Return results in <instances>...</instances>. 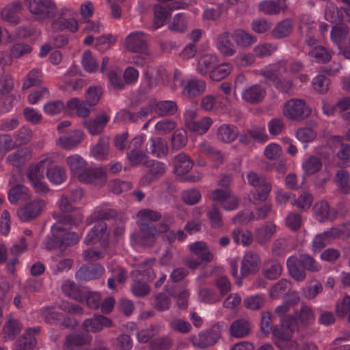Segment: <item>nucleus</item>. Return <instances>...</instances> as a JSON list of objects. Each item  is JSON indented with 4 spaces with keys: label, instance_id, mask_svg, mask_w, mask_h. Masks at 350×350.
I'll return each instance as SVG.
<instances>
[{
    "label": "nucleus",
    "instance_id": "5701e85b",
    "mask_svg": "<svg viewBox=\"0 0 350 350\" xmlns=\"http://www.w3.org/2000/svg\"><path fill=\"white\" fill-rule=\"evenodd\" d=\"M286 8V0H265L258 5L259 10L269 15L278 14L284 12Z\"/></svg>",
    "mask_w": 350,
    "mask_h": 350
},
{
    "label": "nucleus",
    "instance_id": "774afa93",
    "mask_svg": "<svg viewBox=\"0 0 350 350\" xmlns=\"http://www.w3.org/2000/svg\"><path fill=\"white\" fill-rule=\"evenodd\" d=\"M265 299L261 295L247 297L243 300V304L247 309L256 310L262 308L265 305Z\"/></svg>",
    "mask_w": 350,
    "mask_h": 350
},
{
    "label": "nucleus",
    "instance_id": "f3484780",
    "mask_svg": "<svg viewBox=\"0 0 350 350\" xmlns=\"http://www.w3.org/2000/svg\"><path fill=\"white\" fill-rule=\"evenodd\" d=\"M219 338V332L218 328L213 327L206 332L200 333L198 338L193 340V344L200 349H204L207 347L215 345Z\"/></svg>",
    "mask_w": 350,
    "mask_h": 350
},
{
    "label": "nucleus",
    "instance_id": "49530a36",
    "mask_svg": "<svg viewBox=\"0 0 350 350\" xmlns=\"http://www.w3.org/2000/svg\"><path fill=\"white\" fill-rule=\"evenodd\" d=\"M276 232V226L271 221L265 223L256 230V237L260 243L268 241Z\"/></svg>",
    "mask_w": 350,
    "mask_h": 350
},
{
    "label": "nucleus",
    "instance_id": "13d9d810",
    "mask_svg": "<svg viewBox=\"0 0 350 350\" xmlns=\"http://www.w3.org/2000/svg\"><path fill=\"white\" fill-rule=\"evenodd\" d=\"M340 191L347 193L349 191V174L347 171L340 170L337 172L334 178Z\"/></svg>",
    "mask_w": 350,
    "mask_h": 350
},
{
    "label": "nucleus",
    "instance_id": "72a5a7b5",
    "mask_svg": "<svg viewBox=\"0 0 350 350\" xmlns=\"http://www.w3.org/2000/svg\"><path fill=\"white\" fill-rule=\"evenodd\" d=\"M232 38L237 45L246 48L249 47L257 41L256 36H254L243 29H237L232 34Z\"/></svg>",
    "mask_w": 350,
    "mask_h": 350
},
{
    "label": "nucleus",
    "instance_id": "b1692460",
    "mask_svg": "<svg viewBox=\"0 0 350 350\" xmlns=\"http://www.w3.org/2000/svg\"><path fill=\"white\" fill-rule=\"evenodd\" d=\"M239 131L237 128L230 124H223L220 125L216 131V136L219 141L224 143H230L238 136Z\"/></svg>",
    "mask_w": 350,
    "mask_h": 350
},
{
    "label": "nucleus",
    "instance_id": "bb28decb",
    "mask_svg": "<svg viewBox=\"0 0 350 350\" xmlns=\"http://www.w3.org/2000/svg\"><path fill=\"white\" fill-rule=\"evenodd\" d=\"M271 190V185L267 180L265 176H262L260 186L254 187L252 192L253 202L255 204H259L267 200Z\"/></svg>",
    "mask_w": 350,
    "mask_h": 350
},
{
    "label": "nucleus",
    "instance_id": "f03ea898",
    "mask_svg": "<svg viewBox=\"0 0 350 350\" xmlns=\"http://www.w3.org/2000/svg\"><path fill=\"white\" fill-rule=\"evenodd\" d=\"M24 5L34 18L40 22L48 20L57 8L53 0H25Z\"/></svg>",
    "mask_w": 350,
    "mask_h": 350
},
{
    "label": "nucleus",
    "instance_id": "412c9836",
    "mask_svg": "<svg viewBox=\"0 0 350 350\" xmlns=\"http://www.w3.org/2000/svg\"><path fill=\"white\" fill-rule=\"evenodd\" d=\"M206 90V83L197 78L188 79L183 85V94L188 98H194Z\"/></svg>",
    "mask_w": 350,
    "mask_h": 350
},
{
    "label": "nucleus",
    "instance_id": "4d7b16f0",
    "mask_svg": "<svg viewBox=\"0 0 350 350\" xmlns=\"http://www.w3.org/2000/svg\"><path fill=\"white\" fill-rule=\"evenodd\" d=\"M267 159L270 161H276L273 163L262 161V167L266 170H271L275 167L278 172L280 173H284L287 170V163L285 160L280 159L277 161L278 154H267Z\"/></svg>",
    "mask_w": 350,
    "mask_h": 350
},
{
    "label": "nucleus",
    "instance_id": "393cba45",
    "mask_svg": "<svg viewBox=\"0 0 350 350\" xmlns=\"http://www.w3.org/2000/svg\"><path fill=\"white\" fill-rule=\"evenodd\" d=\"M154 107V112L159 116H170L176 113L178 110L176 103L173 100L157 101L152 100Z\"/></svg>",
    "mask_w": 350,
    "mask_h": 350
},
{
    "label": "nucleus",
    "instance_id": "8fccbe9b",
    "mask_svg": "<svg viewBox=\"0 0 350 350\" xmlns=\"http://www.w3.org/2000/svg\"><path fill=\"white\" fill-rule=\"evenodd\" d=\"M325 18L330 23H338L344 18L343 9H338L333 3H328L325 11Z\"/></svg>",
    "mask_w": 350,
    "mask_h": 350
},
{
    "label": "nucleus",
    "instance_id": "603ef678",
    "mask_svg": "<svg viewBox=\"0 0 350 350\" xmlns=\"http://www.w3.org/2000/svg\"><path fill=\"white\" fill-rule=\"evenodd\" d=\"M232 70V66L228 63L219 65L210 72V78L213 81H220L226 77Z\"/></svg>",
    "mask_w": 350,
    "mask_h": 350
},
{
    "label": "nucleus",
    "instance_id": "f704fd0d",
    "mask_svg": "<svg viewBox=\"0 0 350 350\" xmlns=\"http://www.w3.org/2000/svg\"><path fill=\"white\" fill-rule=\"evenodd\" d=\"M200 107L205 111H211L226 108V104L221 100V98L219 96L216 98L211 94H208L202 98Z\"/></svg>",
    "mask_w": 350,
    "mask_h": 350
},
{
    "label": "nucleus",
    "instance_id": "a878e982",
    "mask_svg": "<svg viewBox=\"0 0 350 350\" xmlns=\"http://www.w3.org/2000/svg\"><path fill=\"white\" fill-rule=\"evenodd\" d=\"M66 109L69 111H75L77 116L87 117L92 110V107L88 105L86 101L81 100L78 98H72L67 102Z\"/></svg>",
    "mask_w": 350,
    "mask_h": 350
},
{
    "label": "nucleus",
    "instance_id": "9b49d317",
    "mask_svg": "<svg viewBox=\"0 0 350 350\" xmlns=\"http://www.w3.org/2000/svg\"><path fill=\"white\" fill-rule=\"evenodd\" d=\"M125 48L131 52L147 53V45L144 34L141 31L131 33L125 39Z\"/></svg>",
    "mask_w": 350,
    "mask_h": 350
},
{
    "label": "nucleus",
    "instance_id": "c85d7f7f",
    "mask_svg": "<svg viewBox=\"0 0 350 350\" xmlns=\"http://www.w3.org/2000/svg\"><path fill=\"white\" fill-rule=\"evenodd\" d=\"M150 165L147 167L150 168L149 173L141 180L143 184H149L156 178L162 176L165 172V164L161 162H155L150 159Z\"/></svg>",
    "mask_w": 350,
    "mask_h": 350
},
{
    "label": "nucleus",
    "instance_id": "5fc2aeb1",
    "mask_svg": "<svg viewBox=\"0 0 350 350\" xmlns=\"http://www.w3.org/2000/svg\"><path fill=\"white\" fill-rule=\"evenodd\" d=\"M322 167L321 160L315 155H311L304 163L303 168L307 175H312Z\"/></svg>",
    "mask_w": 350,
    "mask_h": 350
},
{
    "label": "nucleus",
    "instance_id": "69168bd1",
    "mask_svg": "<svg viewBox=\"0 0 350 350\" xmlns=\"http://www.w3.org/2000/svg\"><path fill=\"white\" fill-rule=\"evenodd\" d=\"M309 55L318 63H323L331 58L330 53L323 47L318 46L309 52Z\"/></svg>",
    "mask_w": 350,
    "mask_h": 350
},
{
    "label": "nucleus",
    "instance_id": "680f3d73",
    "mask_svg": "<svg viewBox=\"0 0 350 350\" xmlns=\"http://www.w3.org/2000/svg\"><path fill=\"white\" fill-rule=\"evenodd\" d=\"M299 260L305 270H308L310 272H317L321 268V265L316 260L307 254H300L299 256Z\"/></svg>",
    "mask_w": 350,
    "mask_h": 350
},
{
    "label": "nucleus",
    "instance_id": "ddd939ff",
    "mask_svg": "<svg viewBox=\"0 0 350 350\" xmlns=\"http://www.w3.org/2000/svg\"><path fill=\"white\" fill-rule=\"evenodd\" d=\"M105 269L99 264H88L82 266L75 274L76 278L81 281L95 280L101 277Z\"/></svg>",
    "mask_w": 350,
    "mask_h": 350
},
{
    "label": "nucleus",
    "instance_id": "c756f323",
    "mask_svg": "<svg viewBox=\"0 0 350 350\" xmlns=\"http://www.w3.org/2000/svg\"><path fill=\"white\" fill-rule=\"evenodd\" d=\"M84 134L81 131L70 132L67 136L59 137L57 140V145L62 148L68 149L80 143L83 139Z\"/></svg>",
    "mask_w": 350,
    "mask_h": 350
},
{
    "label": "nucleus",
    "instance_id": "37998d69",
    "mask_svg": "<svg viewBox=\"0 0 350 350\" xmlns=\"http://www.w3.org/2000/svg\"><path fill=\"white\" fill-rule=\"evenodd\" d=\"M293 27L290 19H284L278 23L272 31V36L275 38H282L289 36Z\"/></svg>",
    "mask_w": 350,
    "mask_h": 350
},
{
    "label": "nucleus",
    "instance_id": "a18cd8bd",
    "mask_svg": "<svg viewBox=\"0 0 350 350\" xmlns=\"http://www.w3.org/2000/svg\"><path fill=\"white\" fill-rule=\"evenodd\" d=\"M37 342L34 335L32 334L31 328L27 329L26 332L23 334L16 341V347L18 349L29 350L33 349L36 346Z\"/></svg>",
    "mask_w": 350,
    "mask_h": 350
},
{
    "label": "nucleus",
    "instance_id": "473e14b6",
    "mask_svg": "<svg viewBox=\"0 0 350 350\" xmlns=\"http://www.w3.org/2000/svg\"><path fill=\"white\" fill-rule=\"evenodd\" d=\"M250 323L244 319L233 321L230 327V334L235 338H243L250 334Z\"/></svg>",
    "mask_w": 350,
    "mask_h": 350
},
{
    "label": "nucleus",
    "instance_id": "cd10ccee",
    "mask_svg": "<svg viewBox=\"0 0 350 350\" xmlns=\"http://www.w3.org/2000/svg\"><path fill=\"white\" fill-rule=\"evenodd\" d=\"M217 63V57L214 54L206 53L201 55L198 61L196 70L201 75L211 71Z\"/></svg>",
    "mask_w": 350,
    "mask_h": 350
},
{
    "label": "nucleus",
    "instance_id": "423d86ee",
    "mask_svg": "<svg viewBox=\"0 0 350 350\" xmlns=\"http://www.w3.org/2000/svg\"><path fill=\"white\" fill-rule=\"evenodd\" d=\"M283 113L288 118L299 120L309 116L311 110L303 100L291 99L284 104Z\"/></svg>",
    "mask_w": 350,
    "mask_h": 350
},
{
    "label": "nucleus",
    "instance_id": "4468645a",
    "mask_svg": "<svg viewBox=\"0 0 350 350\" xmlns=\"http://www.w3.org/2000/svg\"><path fill=\"white\" fill-rule=\"evenodd\" d=\"M22 9L23 5L20 2L8 4L1 10V18L10 24L16 25L21 20L20 13Z\"/></svg>",
    "mask_w": 350,
    "mask_h": 350
},
{
    "label": "nucleus",
    "instance_id": "de8ad7c7",
    "mask_svg": "<svg viewBox=\"0 0 350 350\" xmlns=\"http://www.w3.org/2000/svg\"><path fill=\"white\" fill-rule=\"evenodd\" d=\"M118 216L116 210L113 208H101L95 211L91 215L88 219L91 221H103V220L116 219L117 223V217Z\"/></svg>",
    "mask_w": 350,
    "mask_h": 350
},
{
    "label": "nucleus",
    "instance_id": "6e6552de",
    "mask_svg": "<svg viewBox=\"0 0 350 350\" xmlns=\"http://www.w3.org/2000/svg\"><path fill=\"white\" fill-rule=\"evenodd\" d=\"M314 214L320 222L325 221H333L340 212L334 208H331L327 201L321 200L317 202L313 208Z\"/></svg>",
    "mask_w": 350,
    "mask_h": 350
},
{
    "label": "nucleus",
    "instance_id": "4c0bfd02",
    "mask_svg": "<svg viewBox=\"0 0 350 350\" xmlns=\"http://www.w3.org/2000/svg\"><path fill=\"white\" fill-rule=\"evenodd\" d=\"M170 14V9L161 5L154 6L153 27L155 29L163 27Z\"/></svg>",
    "mask_w": 350,
    "mask_h": 350
},
{
    "label": "nucleus",
    "instance_id": "338daca9",
    "mask_svg": "<svg viewBox=\"0 0 350 350\" xmlns=\"http://www.w3.org/2000/svg\"><path fill=\"white\" fill-rule=\"evenodd\" d=\"M277 50V46L271 43H261L254 48L255 55L260 58L271 55Z\"/></svg>",
    "mask_w": 350,
    "mask_h": 350
},
{
    "label": "nucleus",
    "instance_id": "c9c22d12",
    "mask_svg": "<svg viewBox=\"0 0 350 350\" xmlns=\"http://www.w3.org/2000/svg\"><path fill=\"white\" fill-rule=\"evenodd\" d=\"M213 122L212 118L204 116L200 120H195L193 123H190L187 129L193 133L202 135L208 131Z\"/></svg>",
    "mask_w": 350,
    "mask_h": 350
},
{
    "label": "nucleus",
    "instance_id": "052dcab7",
    "mask_svg": "<svg viewBox=\"0 0 350 350\" xmlns=\"http://www.w3.org/2000/svg\"><path fill=\"white\" fill-rule=\"evenodd\" d=\"M64 293L73 299L78 300L82 297V293L80 288L76 284L70 280L66 281L62 285Z\"/></svg>",
    "mask_w": 350,
    "mask_h": 350
},
{
    "label": "nucleus",
    "instance_id": "6e6d98bb",
    "mask_svg": "<svg viewBox=\"0 0 350 350\" xmlns=\"http://www.w3.org/2000/svg\"><path fill=\"white\" fill-rule=\"evenodd\" d=\"M167 142L161 138H151L146 145L148 153H164L167 150Z\"/></svg>",
    "mask_w": 350,
    "mask_h": 350
},
{
    "label": "nucleus",
    "instance_id": "1a4fd4ad",
    "mask_svg": "<svg viewBox=\"0 0 350 350\" xmlns=\"http://www.w3.org/2000/svg\"><path fill=\"white\" fill-rule=\"evenodd\" d=\"M260 268V258L258 254L250 251L245 253L241 262V275L246 277L250 274L257 273Z\"/></svg>",
    "mask_w": 350,
    "mask_h": 350
},
{
    "label": "nucleus",
    "instance_id": "aec40b11",
    "mask_svg": "<svg viewBox=\"0 0 350 350\" xmlns=\"http://www.w3.org/2000/svg\"><path fill=\"white\" fill-rule=\"evenodd\" d=\"M288 273L292 278L297 282L304 281L306 278V272L297 256H291L286 261Z\"/></svg>",
    "mask_w": 350,
    "mask_h": 350
},
{
    "label": "nucleus",
    "instance_id": "6ab92c4d",
    "mask_svg": "<svg viewBox=\"0 0 350 350\" xmlns=\"http://www.w3.org/2000/svg\"><path fill=\"white\" fill-rule=\"evenodd\" d=\"M265 96V90L258 85L245 88L241 92L242 99L250 104L261 102Z\"/></svg>",
    "mask_w": 350,
    "mask_h": 350
},
{
    "label": "nucleus",
    "instance_id": "0e129e2a",
    "mask_svg": "<svg viewBox=\"0 0 350 350\" xmlns=\"http://www.w3.org/2000/svg\"><path fill=\"white\" fill-rule=\"evenodd\" d=\"M219 88L226 95L224 98H221V100L226 104V107L230 105L234 100H237V94L235 88H232L230 83L226 81L224 82L220 85Z\"/></svg>",
    "mask_w": 350,
    "mask_h": 350
},
{
    "label": "nucleus",
    "instance_id": "79ce46f5",
    "mask_svg": "<svg viewBox=\"0 0 350 350\" xmlns=\"http://www.w3.org/2000/svg\"><path fill=\"white\" fill-rule=\"evenodd\" d=\"M188 28V20L182 13L176 14L168 25V29L172 31L184 33Z\"/></svg>",
    "mask_w": 350,
    "mask_h": 350
},
{
    "label": "nucleus",
    "instance_id": "dca6fc26",
    "mask_svg": "<svg viewBox=\"0 0 350 350\" xmlns=\"http://www.w3.org/2000/svg\"><path fill=\"white\" fill-rule=\"evenodd\" d=\"M348 33L349 28L347 25H341L339 26H334L331 31V39L342 52L344 57L347 59H350V46L342 51V44L346 39Z\"/></svg>",
    "mask_w": 350,
    "mask_h": 350
},
{
    "label": "nucleus",
    "instance_id": "20e7f679",
    "mask_svg": "<svg viewBox=\"0 0 350 350\" xmlns=\"http://www.w3.org/2000/svg\"><path fill=\"white\" fill-rule=\"evenodd\" d=\"M139 231L131 234L132 239L143 246H152L158 234L157 226L144 221H137Z\"/></svg>",
    "mask_w": 350,
    "mask_h": 350
},
{
    "label": "nucleus",
    "instance_id": "7c9ffc66",
    "mask_svg": "<svg viewBox=\"0 0 350 350\" xmlns=\"http://www.w3.org/2000/svg\"><path fill=\"white\" fill-rule=\"evenodd\" d=\"M174 172L177 175H184L192 168L193 162L187 154H177L174 157Z\"/></svg>",
    "mask_w": 350,
    "mask_h": 350
},
{
    "label": "nucleus",
    "instance_id": "e433bc0d",
    "mask_svg": "<svg viewBox=\"0 0 350 350\" xmlns=\"http://www.w3.org/2000/svg\"><path fill=\"white\" fill-rule=\"evenodd\" d=\"M67 163L70 170L77 175L79 179V175L83 174L86 168L85 161L79 154H72L67 158Z\"/></svg>",
    "mask_w": 350,
    "mask_h": 350
},
{
    "label": "nucleus",
    "instance_id": "4be33fe9",
    "mask_svg": "<svg viewBox=\"0 0 350 350\" xmlns=\"http://www.w3.org/2000/svg\"><path fill=\"white\" fill-rule=\"evenodd\" d=\"M215 46L224 56H232L236 52L235 46L230 40V36L228 32L222 33L216 38Z\"/></svg>",
    "mask_w": 350,
    "mask_h": 350
},
{
    "label": "nucleus",
    "instance_id": "f8f14e48",
    "mask_svg": "<svg viewBox=\"0 0 350 350\" xmlns=\"http://www.w3.org/2000/svg\"><path fill=\"white\" fill-rule=\"evenodd\" d=\"M111 325L112 321L110 319L98 314L85 320L82 324V328L85 332V333H96L102 331L104 327H109Z\"/></svg>",
    "mask_w": 350,
    "mask_h": 350
},
{
    "label": "nucleus",
    "instance_id": "9d476101",
    "mask_svg": "<svg viewBox=\"0 0 350 350\" xmlns=\"http://www.w3.org/2000/svg\"><path fill=\"white\" fill-rule=\"evenodd\" d=\"M92 340L89 333H71L65 336L63 350H79L83 346L88 345Z\"/></svg>",
    "mask_w": 350,
    "mask_h": 350
},
{
    "label": "nucleus",
    "instance_id": "ea45409f",
    "mask_svg": "<svg viewBox=\"0 0 350 350\" xmlns=\"http://www.w3.org/2000/svg\"><path fill=\"white\" fill-rule=\"evenodd\" d=\"M232 237L237 245L245 247L249 246L253 241L252 234L247 230L235 228L232 231Z\"/></svg>",
    "mask_w": 350,
    "mask_h": 350
},
{
    "label": "nucleus",
    "instance_id": "3c124183",
    "mask_svg": "<svg viewBox=\"0 0 350 350\" xmlns=\"http://www.w3.org/2000/svg\"><path fill=\"white\" fill-rule=\"evenodd\" d=\"M297 315L299 321L304 327H308L314 321V314L312 308L304 304H302L301 308Z\"/></svg>",
    "mask_w": 350,
    "mask_h": 350
},
{
    "label": "nucleus",
    "instance_id": "2f4dec72",
    "mask_svg": "<svg viewBox=\"0 0 350 350\" xmlns=\"http://www.w3.org/2000/svg\"><path fill=\"white\" fill-rule=\"evenodd\" d=\"M282 267L277 260H269L263 264L262 268V275L269 280H275L280 276Z\"/></svg>",
    "mask_w": 350,
    "mask_h": 350
},
{
    "label": "nucleus",
    "instance_id": "39448f33",
    "mask_svg": "<svg viewBox=\"0 0 350 350\" xmlns=\"http://www.w3.org/2000/svg\"><path fill=\"white\" fill-rule=\"evenodd\" d=\"M45 207V201L36 198L19 207L17 210V215L23 222L31 221L38 218Z\"/></svg>",
    "mask_w": 350,
    "mask_h": 350
},
{
    "label": "nucleus",
    "instance_id": "7ed1b4c3",
    "mask_svg": "<svg viewBox=\"0 0 350 350\" xmlns=\"http://www.w3.org/2000/svg\"><path fill=\"white\" fill-rule=\"evenodd\" d=\"M76 12L70 7L62 8L59 11V16L51 23V29L55 31H68L75 33L79 30V22L74 17L66 18L67 15L74 16Z\"/></svg>",
    "mask_w": 350,
    "mask_h": 350
},
{
    "label": "nucleus",
    "instance_id": "09e8293b",
    "mask_svg": "<svg viewBox=\"0 0 350 350\" xmlns=\"http://www.w3.org/2000/svg\"><path fill=\"white\" fill-rule=\"evenodd\" d=\"M46 176L54 184H61L65 181L66 174L65 170L59 165L47 167Z\"/></svg>",
    "mask_w": 350,
    "mask_h": 350
},
{
    "label": "nucleus",
    "instance_id": "a211bd4d",
    "mask_svg": "<svg viewBox=\"0 0 350 350\" xmlns=\"http://www.w3.org/2000/svg\"><path fill=\"white\" fill-rule=\"evenodd\" d=\"M109 120L110 116L108 113L101 112L94 120H85L83 124L90 134L97 135L103 131Z\"/></svg>",
    "mask_w": 350,
    "mask_h": 350
},
{
    "label": "nucleus",
    "instance_id": "58836bf2",
    "mask_svg": "<svg viewBox=\"0 0 350 350\" xmlns=\"http://www.w3.org/2000/svg\"><path fill=\"white\" fill-rule=\"evenodd\" d=\"M28 191V188L23 185L14 186L8 191V200L11 204H15L21 200L27 199Z\"/></svg>",
    "mask_w": 350,
    "mask_h": 350
},
{
    "label": "nucleus",
    "instance_id": "f257e3e1",
    "mask_svg": "<svg viewBox=\"0 0 350 350\" xmlns=\"http://www.w3.org/2000/svg\"><path fill=\"white\" fill-rule=\"evenodd\" d=\"M261 74L264 77L272 81L280 91L288 94L293 91L292 84L285 78L287 75L285 61H280L266 66L261 70Z\"/></svg>",
    "mask_w": 350,
    "mask_h": 350
},
{
    "label": "nucleus",
    "instance_id": "bf43d9fd",
    "mask_svg": "<svg viewBox=\"0 0 350 350\" xmlns=\"http://www.w3.org/2000/svg\"><path fill=\"white\" fill-rule=\"evenodd\" d=\"M21 325L16 319H10L3 327L5 338L13 340L21 332Z\"/></svg>",
    "mask_w": 350,
    "mask_h": 350
},
{
    "label": "nucleus",
    "instance_id": "a19ab883",
    "mask_svg": "<svg viewBox=\"0 0 350 350\" xmlns=\"http://www.w3.org/2000/svg\"><path fill=\"white\" fill-rule=\"evenodd\" d=\"M50 161L47 159L40 161L36 166L29 167L27 178L31 183L43 178V174L45 168L48 167Z\"/></svg>",
    "mask_w": 350,
    "mask_h": 350
},
{
    "label": "nucleus",
    "instance_id": "0eeeda50",
    "mask_svg": "<svg viewBox=\"0 0 350 350\" xmlns=\"http://www.w3.org/2000/svg\"><path fill=\"white\" fill-rule=\"evenodd\" d=\"M79 181L102 187L107 181V169L105 167H90L79 175Z\"/></svg>",
    "mask_w": 350,
    "mask_h": 350
},
{
    "label": "nucleus",
    "instance_id": "864d4df0",
    "mask_svg": "<svg viewBox=\"0 0 350 350\" xmlns=\"http://www.w3.org/2000/svg\"><path fill=\"white\" fill-rule=\"evenodd\" d=\"M137 217L139 218L138 221L156 222L161 219L162 215L160 212L152 209L143 208L137 213Z\"/></svg>",
    "mask_w": 350,
    "mask_h": 350
},
{
    "label": "nucleus",
    "instance_id": "c03bdc74",
    "mask_svg": "<svg viewBox=\"0 0 350 350\" xmlns=\"http://www.w3.org/2000/svg\"><path fill=\"white\" fill-rule=\"evenodd\" d=\"M206 213L211 228L219 229L224 226L221 213L216 204H212Z\"/></svg>",
    "mask_w": 350,
    "mask_h": 350
},
{
    "label": "nucleus",
    "instance_id": "e2e57ef3",
    "mask_svg": "<svg viewBox=\"0 0 350 350\" xmlns=\"http://www.w3.org/2000/svg\"><path fill=\"white\" fill-rule=\"evenodd\" d=\"M173 345V340L169 336L157 337L150 342L152 350H167Z\"/></svg>",
    "mask_w": 350,
    "mask_h": 350
},
{
    "label": "nucleus",
    "instance_id": "2eb2a0df",
    "mask_svg": "<svg viewBox=\"0 0 350 350\" xmlns=\"http://www.w3.org/2000/svg\"><path fill=\"white\" fill-rule=\"evenodd\" d=\"M144 76L146 79L148 80V85L150 88L158 85L165 86L168 83V76L165 69L163 68L157 69L150 68L144 72Z\"/></svg>",
    "mask_w": 350,
    "mask_h": 350
}]
</instances>
